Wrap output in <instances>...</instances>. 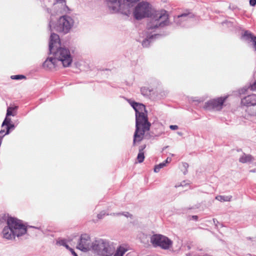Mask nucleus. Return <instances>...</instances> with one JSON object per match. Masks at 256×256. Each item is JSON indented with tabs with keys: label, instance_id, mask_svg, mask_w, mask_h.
<instances>
[{
	"label": "nucleus",
	"instance_id": "obj_40",
	"mask_svg": "<svg viewBox=\"0 0 256 256\" xmlns=\"http://www.w3.org/2000/svg\"><path fill=\"white\" fill-rule=\"evenodd\" d=\"M48 26H49V27H50V30H51V29H52V20H51L50 21L49 25H48Z\"/></svg>",
	"mask_w": 256,
	"mask_h": 256
},
{
	"label": "nucleus",
	"instance_id": "obj_43",
	"mask_svg": "<svg viewBox=\"0 0 256 256\" xmlns=\"http://www.w3.org/2000/svg\"><path fill=\"white\" fill-rule=\"evenodd\" d=\"M248 240H251V238H246Z\"/></svg>",
	"mask_w": 256,
	"mask_h": 256
},
{
	"label": "nucleus",
	"instance_id": "obj_5",
	"mask_svg": "<svg viewBox=\"0 0 256 256\" xmlns=\"http://www.w3.org/2000/svg\"><path fill=\"white\" fill-rule=\"evenodd\" d=\"M115 250L114 244L108 240L99 239L93 242L92 250L100 256H112Z\"/></svg>",
	"mask_w": 256,
	"mask_h": 256
},
{
	"label": "nucleus",
	"instance_id": "obj_34",
	"mask_svg": "<svg viewBox=\"0 0 256 256\" xmlns=\"http://www.w3.org/2000/svg\"><path fill=\"white\" fill-rule=\"evenodd\" d=\"M250 4L251 6H254L256 5V0H250Z\"/></svg>",
	"mask_w": 256,
	"mask_h": 256
},
{
	"label": "nucleus",
	"instance_id": "obj_22",
	"mask_svg": "<svg viewBox=\"0 0 256 256\" xmlns=\"http://www.w3.org/2000/svg\"><path fill=\"white\" fill-rule=\"evenodd\" d=\"M140 92L144 96H148L150 94V91L148 88L144 87L141 88Z\"/></svg>",
	"mask_w": 256,
	"mask_h": 256
},
{
	"label": "nucleus",
	"instance_id": "obj_39",
	"mask_svg": "<svg viewBox=\"0 0 256 256\" xmlns=\"http://www.w3.org/2000/svg\"><path fill=\"white\" fill-rule=\"evenodd\" d=\"M171 161V158H168L164 162H166V164L170 162Z\"/></svg>",
	"mask_w": 256,
	"mask_h": 256
},
{
	"label": "nucleus",
	"instance_id": "obj_3",
	"mask_svg": "<svg viewBox=\"0 0 256 256\" xmlns=\"http://www.w3.org/2000/svg\"><path fill=\"white\" fill-rule=\"evenodd\" d=\"M61 43L59 36L52 33L49 42V50L50 54L62 64L64 67L69 66L72 61L70 50L66 48L60 47Z\"/></svg>",
	"mask_w": 256,
	"mask_h": 256
},
{
	"label": "nucleus",
	"instance_id": "obj_35",
	"mask_svg": "<svg viewBox=\"0 0 256 256\" xmlns=\"http://www.w3.org/2000/svg\"><path fill=\"white\" fill-rule=\"evenodd\" d=\"M146 146L145 144L140 146V148H139V152H144V150L146 148Z\"/></svg>",
	"mask_w": 256,
	"mask_h": 256
},
{
	"label": "nucleus",
	"instance_id": "obj_25",
	"mask_svg": "<svg viewBox=\"0 0 256 256\" xmlns=\"http://www.w3.org/2000/svg\"><path fill=\"white\" fill-rule=\"evenodd\" d=\"M11 120L10 118H8V116H6V118L4 120L2 126H7L8 124H10Z\"/></svg>",
	"mask_w": 256,
	"mask_h": 256
},
{
	"label": "nucleus",
	"instance_id": "obj_42",
	"mask_svg": "<svg viewBox=\"0 0 256 256\" xmlns=\"http://www.w3.org/2000/svg\"><path fill=\"white\" fill-rule=\"evenodd\" d=\"M47 11H48V13H50V9L48 8V9H47Z\"/></svg>",
	"mask_w": 256,
	"mask_h": 256
},
{
	"label": "nucleus",
	"instance_id": "obj_32",
	"mask_svg": "<svg viewBox=\"0 0 256 256\" xmlns=\"http://www.w3.org/2000/svg\"><path fill=\"white\" fill-rule=\"evenodd\" d=\"M56 3H59L61 4L62 6L66 5L65 0H56Z\"/></svg>",
	"mask_w": 256,
	"mask_h": 256
},
{
	"label": "nucleus",
	"instance_id": "obj_16",
	"mask_svg": "<svg viewBox=\"0 0 256 256\" xmlns=\"http://www.w3.org/2000/svg\"><path fill=\"white\" fill-rule=\"evenodd\" d=\"M232 198V196H218L216 199L220 202H230Z\"/></svg>",
	"mask_w": 256,
	"mask_h": 256
},
{
	"label": "nucleus",
	"instance_id": "obj_10",
	"mask_svg": "<svg viewBox=\"0 0 256 256\" xmlns=\"http://www.w3.org/2000/svg\"><path fill=\"white\" fill-rule=\"evenodd\" d=\"M227 97H220L208 101L205 104L204 108L208 110H220L222 108L224 102Z\"/></svg>",
	"mask_w": 256,
	"mask_h": 256
},
{
	"label": "nucleus",
	"instance_id": "obj_20",
	"mask_svg": "<svg viewBox=\"0 0 256 256\" xmlns=\"http://www.w3.org/2000/svg\"><path fill=\"white\" fill-rule=\"evenodd\" d=\"M144 159V152H138L137 160L140 163L142 162Z\"/></svg>",
	"mask_w": 256,
	"mask_h": 256
},
{
	"label": "nucleus",
	"instance_id": "obj_27",
	"mask_svg": "<svg viewBox=\"0 0 256 256\" xmlns=\"http://www.w3.org/2000/svg\"><path fill=\"white\" fill-rule=\"evenodd\" d=\"M106 214V212L104 211H102L98 214L97 217L98 219H102ZM106 215H108V214Z\"/></svg>",
	"mask_w": 256,
	"mask_h": 256
},
{
	"label": "nucleus",
	"instance_id": "obj_44",
	"mask_svg": "<svg viewBox=\"0 0 256 256\" xmlns=\"http://www.w3.org/2000/svg\"><path fill=\"white\" fill-rule=\"evenodd\" d=\"M178 134L179 135H181V134H181V133H180V132H178Z\"/></svg>",
	"mask_w": 256,
	"mask_h": 256
},
{
	"label": "nucleus",
	"instance_id": "obj_14",
	"mask_svg": "<svg viewBox=\"0 0 256 256\" xmlns=\"http://www.w3.org/2000/svg\"><path fill=\"white\" fill-rule=\"evenodd\" d=\"M243 36L244 37L246 40H250V41L253 42L254 50L256 51V36H253L252 34L248 30L244 32Z\"/></svg>",
	"mask_w": 256,
	"mask_h": 256
},
{
	"label": "nucleus",
	"instance_id": "obj_41",
	"mask_svg": "<svg viewBox=\"0 0 256 256\" xmlns=\"http://www.w3.org/2000/svg\"><path fill=\"white\" fill-rule=\"evenodd\" d=\"M198 217L197 216H192V218L194 220H196L198 219Z\"/></svg>",
	"mask_w": 256,
	"mask_h": 256
},
{
	"label": "nucleus",
	"instance_id": "obj_28",
	"mask_svg": "<svg viewBox=\"0 0 256 256\" xmlns=\"http://www.w3.org/2000/svg\"><path fill=\"white\" fill-rule=\"evenodd\" d=\"M5 131L4 130H2L0 131V145L2 144V139L3 137L6 135Z\"/></svg>",
	"mask_w": 256,
	"mask_h": 256
},
{
	"label": "nucleus",
	"instance_id": "obj_4",
	"mask_svg": "<svg viewBox=\"0 0 256 256\" xmlns=\"http://www.w3.org/2000/svg\"><path fill=\"white\" fill-rule=\"evenodd\" d=\"M7 226L2 230V234L4 238L7 240H13L16 236L20 237L27 232L26 227L22 221L14 218H8L6 221Z\"/></svg>",
	"mask_w": 256,
	"mask_h": 256
},
{
	"label": "nucleus",
	"instance_id": "obj_45",
	"mask_svg": "<svg viewBox=\"0 0 256 256\" xmlns=\"http://www.w3.org/2000/svg\"><path fill=\"white\" fill-rule=\"evenodd\" d=\"M253 114H256V112H255V113Z\"/></svg>",
	"mask_w": 256,
	"mask_h": 256
},
{
	"label": "nucleus",
	"instance_id": "obj_8",
	"mask_svg": "<svg viewBox=\"0 0 256 256\" xmlns=\"http://www.w3.org/2000/svg\"><path fill=\"white\" fill-rule=\"evenodd\" d=\"M74 24L73 20L68 16H61L56 27V30L66 34L69 32Z\"/></svg>",
	"mask_w": 256,
	"mask_h": 256
},
{
	"label": "nucleus",
	"instance_id": "obj_6",
	"mask_svg": "<svg viewBox=\"0 0 256 256\" xmlns=\"http://www.w3.org/2000/svg\"><path fill=\"white\" fill-rule=\"evenodd\" d=\"M122 0H106V3L112 13L119 12L127 17L131 14L130 8L125 4L122 3Z\"/></svg>",
	"mask_w": 256,
	"mask_h": 256
},
{
	"label": "nucleus",
	"instance_id": "obj_26",
	"mask_svg": "<svg viewBox=\"0 0 256 256\" xmlns=\"http://www.w3.org/2000/svg\"><path fill=\"white\" fill-rule=\"evenodd\" d=\"M14 108H12V107L8 108V109H7L6 116H14V114H12V111L13 110H14Z\"/></svg>",
	"mask_w": 256,
	"mask_h": 256
},
{
	"label": "nucleus",
	"instance_id": "obj_11",
	"mask_svg": "<svg viewBox=\"0 0 256 256\" xmlns=\"http://www.w3.org/2000/svg\"><path fill=\"white\" fill-rule=\"evenodd\" d=\"M242 104L249 106L256 105V94H250L242 99Z\"/></svg>",
	"mask_w": 256,
	"mask_h": 256
},
{
	"label": "nucleus",
	"instance_id": "obj_1",
	"mask_svg": "<svg viewBox=\"0 0 256 256\" xmlns=\"http://www.w3.org/2000/svg\"><path fill=\"white\" fill-rule=\"evenodd\" d=\"M133 15L136 20L148 18L146 29L140 35V37L144 38L142 42V44L144 47H148L159 36L153 32L158 29L170 24L169 16L166 10H155L146 2H139L134 10Z\"/></svg>",
	"mask_w": 256,
	"mask_h": 256
},
{
	"label": "nucleus",
	"instance_id": "obj_31",
	"mask_svg": "<svg viewBox=\"0 0 256 256\" xmlns=\"http://www.w3.org/2000/svg\"><path fill=\"white\" fill-rule=\"evenodd\" d=\"M248 89H250L252 90H256V81L251 84Z\"/></svg>",
	"mask_w": 256,
	"mask_h": 256
},
{
	"label": "nucleus",
	"instance_id": "obj_24",
	"mask_svg": "<svg viewBox=\"0 0 256 256\" xmlns=\"http://www.w3.org/2000/svg\"><path fill=\"white\" fill-rule=\"evenodd\" d=\"M14 124H10L6 126V134H9L10 130V129H14Z\"/></svg>",
	"mask_w": 256,
	"mask_h": 256
},
{
	"label": "nucleus",
	"instance_id": "obj_23",
	"mask_svg": "<svg viewBox=\"0 0 256 256\" xmlns=\"http://www.w3.org/2000/svg\"><path fill=\"white\" fill-rule=\"evenodd\" d=\"M11 78L12 80H22V78H26V76L24 75L21 74L14 75L11 76Z\"/></svg>",
	"mask_w": 256,
	"mask_h": 256
},
{
	"label": "nucleus",
	"instance_id": "obj_21",
	"mask_svg": "<svg viewBox=\"0 0 256 256\" xmlns=\"http://www.w3.org/2000/svg\"><path fill=\"white\" fill-rule=\"evenodd\" d=\"M182 170L183 172V174L185 175L188 172V164L186 162L182 163Z\"/></svg>",
	"mask_w": 256,
	"mask_h": 256
},
{
	"label": "nucleus",
	"instance_id": "obj_38",
	"mask_svg": "<svg viewBox=\"0 0 256 256\" xmlns=\"http://www.w3.org/2000/svg\"><path fill=\"white\" fill-rule=\"evenodd\" d=\"M70 252H72V254L74 256H78V255L76 253V252L74 251V250L72 248H71L70 250Z\"/></svg>",
	"mask_w": 256,
	"mask_h": 256
},
{
	"label": "nucleus",
	"instance_id": "obj_18",
	"mask_svg": "<svg viewBox=\"0 0 256 256\" xmlns=\"http://www.w3.org/2000/svg\"><path fill=\"white\" fill-rule=\"evenodd\" d=\"M57 244L60 246H64L66 249L68 250H70L72 248L66 244V241L65 240H58Z\"/></svg>",
	"mask_w": 256,
	"mask_h": 256
},
{
	"label": "nucleus",
	"instance_id": "obj_19",
	"mask_svg": "<svg viewBox=\"0 0 256 256\" xmlns=\"http://www.w3.org/2000/svg\"><path fill=\"white\" fill-rule=\"evenodd\" d=\"M166 166V162H164L160 163V164L155 166L154 168V172H158L162 168H164Z\"/></svg>",
	"mask_w": 256,
	"mask_h": 256
},
{
	"label": "nucleus",
	"instance_id": "obj_36",
	"mask_svg": "<svg viewBox=\"0 0 256 256\" xmlns=\"http://www.w3.org/2000/svg\"><path fill=\"white\" fill-rule=\"evenodd\" d=\"M170 128L172 130H176L178 129V126L176 125H170Z\"/></svg>",
	"mask_w": 256,
	"mask_h": 256
},
{
	"label": "nucleus",
	"instance_id": "obj_12",
	"mask_svg": "<svg viewBox=\"0 0 256 256\" xmlns=\"http://www.w3.org/2000/svg\"><path fill=\"white\" fill-rule=\"evenodd\" d=\"M193 14L192 13H183L180 15L174 17V20L175 23L178 26H182L183 21L188 20V18L193 17Z\"/></svg>",
	"mask_w": 256,
	"mask_h": 256
},
{
	"label": "nucleus",
	"instance_id": "obj_2",
	"mask_svg": "<svg viewBox=\"0 0 256 256\" xmlns=\"http://www.w3.org/2000/svg\"><path fill=\"white\" fill-rule=\"evenodd\" d=\"M128 102L136 112V130L133 140V145H134L143 140L145 132L150 130L151 124L148 120L147 110L144 104L130 100Z\"/></svg>",
	"mask_w": 256,
	"mask_h": 256
},
{
	"label": "nucleus",
	"instance_id": "obj_33",
	"mask_svg": "<svg viewBox=\"0 0 256 256\" xmlns=\"http://www.w3.org/2000/svg\"><path fill=\"white\" fill-rule=\"evenodd\" d=\"M126 256H138V255L135 252H132L128 253Z\"/></svg>",
	"mask_w": 256,
	"mask_h": 256
},
{
	"label": "nucleus",
	"instance_id": "obj_7",
	"mask_svg": "<svg viewBox=\"0 0 256 256\" xmlns=\"http://www.w3.org/2000/svg\"><path fill=\"white\" fill-rule=\"evenodd\" d=\"M150 242L154 246H160L168 250L172 246V242L168 237L160 234H154L150 237Z\"/></svg>",
	"mask_w": 256,
	"mask_h": 256
},
{
	"label": "nucleus",
	"instance_id": "obj_30",
	"mask_svg": "<svg viewBox=\"0 0 256 256\" xmlns=\"http://www.w3.org/2000/svg\"><path fill=\"white\" fill-rule=\"evenodd\" d=\"M248 89H250L252 90H256V81L251 84Z\"/></svg>",
	"mask_w": 256,
	"mask_h": 256
},
{
	"label": "nucleus",
	"instance_id": "obj_15",
	"mask_svg": "<svg viewBox=\"0 0 256 256\" xmlns=\"http://www.w3.org/2000/svg\"><path fill=\"white\" fill-rule=\"evenodd\" d=\"M252 160V157L250 154H243L240 158L239 162L241 163H246L248 162H250Z\"/></svg>",
	"mask_w": 256,
	"mask_h": 256
},
{
	"label": "nucleus",
	"instance_id": "obj_9",
	"mask_svg": "<svg viewBox=\"0 0 256 256\" xmlns=\"http://www.w3.org/2000/svg\"><path fill=\"white\" fill-rule=\"evenodd\" d=\"M76 248L82 252H87L93 249V242H92L90 236L86 234L80 236Z\"/></svg>",
	"mask_w": 256,
	"mask_h": 256
},
{
	"label": "nucleus",
	"instance_id": "obj_29",
	"mask_svg": "<svg viewBox=\"0 0 256 256\" xmlns=\"http://www.w3.org/2000/svg\"><path fill=\"white\" fill-rule=\"evenodd\" d=\"M129 214H130L128 212H126V214L119 212V213H113L112 214H110V215H113V216L124 215L125 216H126V217H128Z\"/></svg>",
	"mask_w": 256,
	"mask_h": 256
},
{
	"label": "nucleus",
	"instance_id": "obj_13",
	"mask_svg": "<svg viewBox=\"0 0 256 256\" xmlns=\"http://www.w3.org/2000/svg\"><path fill=\"white\" fill-rule=\"evenodd\" d=\"M57 62V60L54 56L48 58L43 63V66L44 68L51 70L55 68Z\"/></svg>",
	"mask_w": 256,
	"mask_h": 256
},
{
	"label": "nucleus",
	"instance_id": "obj_37",
	"mask_svg": "<svg viewBox=\"0 0 256 256\" xmlns=\"http://www.w3.org/2000/svg\"><path fill=\"white\" fill-rule=\"evenodd\" d=\"M247 90V89L245 88H243L241 89L240 91H239V93L240 94H244L245 92H246Z\"/></svg>",
	"mask_w": 256,
	"mask_h": 256
},
{
	"label": "nucleus",
	"instance_id": "obj_17",
	"mask_svg": "<svg viewBox=\"0 0 256 256\" xmlns=\"http://www.w3.org/2000/svg\"><path fill=\"white\" fill-rule=\"evenodd\" d=\"M126 250L122 246H120L116 251L114 256H122L126 252Z\"/></svg>",
	"mask_w": 256,
	"mask_h": 256
}]
</instances>
